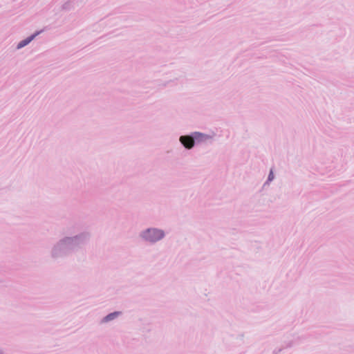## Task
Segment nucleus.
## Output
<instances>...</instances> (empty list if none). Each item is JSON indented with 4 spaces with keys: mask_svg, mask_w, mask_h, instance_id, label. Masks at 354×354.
I'll return each mask as SVG.
<instances>
[{
    "mask_svg": "<svg viewBox=\"0 0 354 354\" xmlns=\"http://www.w3.org/2000/svg\"><path fill=\"white\" fill-rule=\"evenodd\" d=\"M121 314H122V313L120 311H114L113 313L108 314L105 317H104L102 319L100 322H101V324L111 322L116 319Z\"/></svg>",
    "mask_w": 354,
    "mask_h": 354,
    "instance_id": "423d86ee",
    "label": "nucleus"
},
{
    "mask_svg": "<svg viewBox=\"0 0 354 354\" xmlns=\"http://www.w3.org/2000/svg\"><path fill=\"white\" fill-rule=\"evenodd\" d=\"M214 134H207L200 131H194L190 134L179 137V142L187 150H192L196 145H207L213 142Z\"/></svg>",
    "mask_w": 354,
    "mask_h": 354,
    "instance_id": "f03ea898",
    "label": "nucleus"
},
{
    "mask_svg": "<svg viewBox=\"0 0 354 354\" xmlns=\"http://www.w3.org/2000/svg\"><path fill=\"white\" fill-rule=\"evenodd\" d=\"M138 236L142 242L152 245L162 241L166 236V232L159 227H149L141 230Z\"/></svg>",
    "mask_w": 354,
    "mask_h": 354,
    "instance_id": "7ed1b4c3",
    "label": "nucleus"
},
{
    "mask_svg": "<svg viewBox=\"0 0 354 354\" xmlns=\"http://www.w3.org/2000/svg\"><path fill=\"white\" fill-rule=\"evenodd\" d=\"M73 6V3L71 0L64 2L62 6V10H70Z\"/></svg>",
    "mask_w": 354,
    "mask_h": 354,
    "instance_id": "0eeeda50",
    "label": "nucleus"
},
{
    "mask_svg": "<svg viewBox=\"0 0 354 354\" xmlns=\"http://www.w3.org/2000/svg\"><path fill=\"white\" fill-rule=\"evenodd\" d=\"M304 337L297 336L296 338L294 339L288 345V346H292L295 344H297L301 342V339H304Z\"/></svg>",
    "mask_w": 354,
    "mask_h": 354,
    "instance_id": "1a4fd4ad",
    "label": "nucleus"
},
{
    "mask_svg": "<svg viewBox=\"0 0 354 354\" xmlns=\"http://www.w3.org/2000/svg\"><path fill=\"white\" fill-rule=\"evenodd\" d=\"M42 32V30H39V31H36L34 34L31 35L30 36L28 37L27 38L20 41L17 46H16V49L17 50H20L22 48L26 46L27 45H28L32 41H33L37 36H38L41 32Z\"/></svg>",
    "mask_w": 354,
    "mask_h": 354,
    "instance_id": "39448f33",
    "label": "nucleus"
},
{
    "mask_svg": "<svg viewBox=\"0 0 354 354\" xmlns=\"http://www.w3.org/2000/svg\"><path fill=\"white\" fill-rule=\"evenodd\" d=\"M274 175L273 171H272V169H270V173L268 176V179H267L266 182L264 183V186L268 185L270 184V183L274 180Z\"/></svg>",
    "mask_w": 354,
    "mask_h": 354,
    "instance_id": "6e6552de",
    "label": "nucleus"
},
{
    "mask_svg": "<svg viewBox=\"0 0 354 354\" xmlns=\"http://www.w3.org/2000/svg\"><path fill=\"white\" fill-rule=\"evenodd\" d=\"M0 354H3V351L2 349L0 348Z\"/></svg>",
    "mask_w": 354,
    "mask_h": 354,
    "instance_id": "9d476101",
    "label": "nucleus"
},
{
    "mask_svg": "<svg viewBox=\"0 0 354 354\" xmlns=\"http://www.w3.org/2000/svg\"><path fill=\"white\" fill-rule=\"evenodd\" d=\"M75 225H68L62 230V237L71 255L88 245L92 237V234L89 230H83L75 233Z\"/></svg>",
    "mask_w": 354,
    "mask_h": 354,
    "instance_id": "f257e3e1",
    "label": "nucleus"
},
{
    "mask_svg": "<svg viewBox=\"0 0 354 354\" xmlns=\"http://www.w3.org/2000/svg\"><path fill=\"white\" fill-rule=\"evenodd\" d=\"M48 254L50 259L54 261L71 255L62 236L52 245Z\"/></svg>",
    "mask_w": 354,
    "mask_h": 354,
    "instance_id": "20e7f679",
    "label": "nucleus"
}]
</instances>
